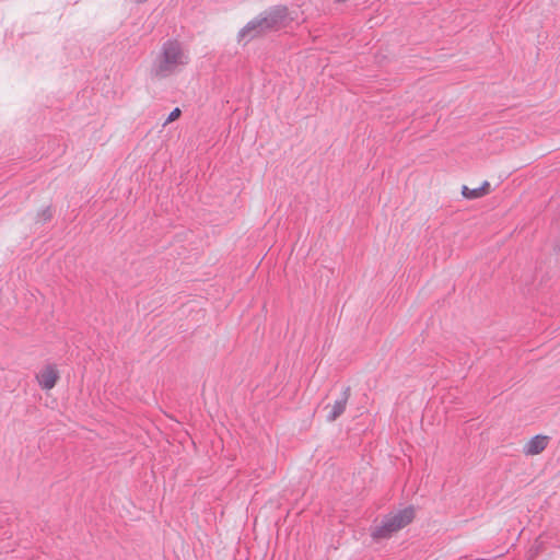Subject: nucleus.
I'll use <instances>...</instances> for the list:
<instances>
[{
  "mask_svg": "<svg viewBox=\"0 0 560 560\" xmlns=\"http://www.w3.org/2000/svg\"><path fill=\"white\" fill-rule=\"evenodd\" d=\"M188 56L182 44L174 39L166 40L158 56L152 72L156 78H167L188 63Z\"/></svg>",
  "mask_w": 560,
  "mask_h": 560,
  "instance_id": "f257e3e1",
  "label": "nucleus"
},
{
  "mask_svg": "<svg viewBox=\"0 0 560 560\" xmlns=\"http://www.w3.org/2000/svg\"><path fill=\"white\" fill-rule=\"evenodd\" d=\"M415 518V509L407 506L396 513H390L382 518L380 525L371 529V537L374 541L389 539L395 533L409 525Z\"/></svg>",
  "mask_w": 560,
  "mask_h": 560,
  "instance_id": "f03ea898",
  "label": "nucleus"
},
{
  "mask_svg": "<svg viewBox=\"0 0 560 560\" xmlns=\"http://www.w3.org/2000/svg\"><path fill=\"white\" fill-rule=\"evenodd\" d=\"M265 28L269 32L279 31L289 25L293 18L287 5H272L259 13Z\"/></svg>",
  "mask_w": 560,
  "mask_h": 560,
  "instance_id": "7ed1b4c3",
  "label": "nucleus"
},
{
  "mask_svg": "<svg viewBox=\"0 0 560 560\" xmlns=\"http://www.w3.org/2000/svg\"><path fill=\"white\" fill-rule=\"evenodd\" d=\"M266 33H268V31L265 28L261 18L258 14L253 20L247 22L243 28L240 30L237 34V39L238 42L248 43L252 39L261 36Z\"/></svg>",
  "mask_w": 560,
  "mask_h": 560,
  "instance_id": "20e7f679",
  "label": "nucleus"
},
{
  "mask_svg": "<svg viewBox=\"0 0 560 560\" xmlns=\"http://www.w3.org/2000/svg\"><path fill=\"white\" fill-rule=\"evenodd\" d=\"M59 378V372L54 365H46L43 370H40L36 380L42 387V389L49 390L55 387L57 381Z\"/></svg>",
  "mask_w": 560,
  "mask_h": 560,
  "instance_id": "39448f33",
  "label": "nucleus"
},
{
  "mask_svg": "<svg viewBox=\"0 0 560 560\" xmlns=\"http://www.w3.org/2000/svg\"><path fill=\"white\" fill-rule=\"evenodd\" d=\"M351 388L349 386H346L338 399L335 400L334 405L331 406L330 411L327 415L328 421H335L337 420L346 410L349 397H350Z\"/></svg>",
  "mask_w": 560,
  "mask_h": 560,
  "instance_id": "423d86ee",
  "label": "nucleus"
},
{
  "mask_svg": "<svg viewBox=\"0 0 560 560\" xmlns=\"http://www.w3.org/2000/svg\"><path fill=\"white\" fill-rule=\"evenodd\" d=\"M547 447V438L542 435L533 436L524 447L526 455H537Z\"/></svg>",
  "mask_w": 560,
  "mask_h": 560,
  "instance_id": "0eeeda50",
  "label": "nucleus"
},
{
  "mask_svg": "<svg viewBox=\"0 0 560 560\" xmlns=\"http://www.w3.org/2000/svg\"><path fill=\"white\" fill-rule=\"evenodd\" d=\"M490 184L486 180L482 183L481 186L469 189L467 186H463L462 194L467 199H477L480 198L489 192Z\"/></svg>",
  "mask_w": 560,
  "mask_h": 560,
  "instance_id": "6e6552de",
  "label": "nucleus"
},
{
  "mask_svg": "<svg viewBox=\"0 0 560 560\" xmlns=\"http://www.w3.org/2000/svg\"><path fill=\"white\" fill-rule=\"evenodd\" d=\"M52 218V212L50 207H46L37 214V222L45 223L47 221H50Z\"/></svg>",
  "mask_w": 560,
  "mask_h": 560,
  "instance_id": "1a4fd4ad",
  "label": "nucleus"
},
{
  "mask_svg": "<svg viewBox=\"0 0 560 560\" xmlns=\"http://www.w3.org/2000/svg\"><path fill=\"white\" fill-rule=\"evenodd\" d=\"M180 114H182V110H180L178 107L174 108V109L170 113V115H168V117L166 118V120H165L164 125L170 124V122H172V121L176 120L177 118H179Z\"/></svg>",
  "mask_w": 560,
  "mask_h": 560,
  "instance_id": "9d476101",
  "label": "nucleus"
},
{
  "mask_svg": "<svg viewBox=\"0 0 560 560\" xmlns=\"http://www.w3.org/2000/svg\"><path fill=\"white\" fill-rule=\"evenodd\" d=\"M556 250L560 253V244L556 246Z\"/></svg>",
  "mask_w": 560,
  "mask_h": 560,
  "instance_id": "9b49d317",
  "label": "nucleus"
}]
</instances>
